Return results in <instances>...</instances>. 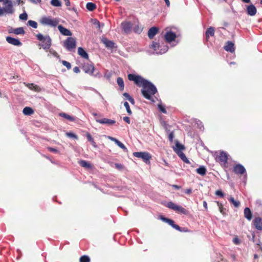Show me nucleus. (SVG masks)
<instances>
[{
    "label": "nucleus",
    "instance_id": "50",
    "mask_svg": "<svg viewBox=\"0 0 262 262\" xmlns=\"http://www.w3.org/2000/svg\"><path fill=\"white\" fill-rule=\"evenodd\" d=\"M233 242L236 245L241 244V241L236 236L233 239Z\"/></svg>",
    "mask_w": 262,
    "mask_h": 262
},
{
    "label": "nucleus",
    "instance_id": "61",
    "mask_svg": "<svg viewBox=\"0 0 262 262\" xmlns=\"http://www.w3.org/2000/svg\"><path fill=\"white\" fill-rule=\"evenodd\" d=\"M172 188L176 189H180L181 188V186L177 185H172Z\"/></svg>",
    "mask_w": 262,
    "mask_h": 262
},
{
    "label": "nucleus",
    "instance_id": "56",
    "mask_svg": "<svg viewBox=\"0 0 262 262\" xmlns=\"http://www.w3.org/2000/svg\"><path fill=\"white\" fill-rule=\"evenodd\" d=\"M115 167L118 169H121L123 168V165L119 163H115Z\"/></svg>",
    "mask_w": 262,
    "mask_h": 262
},
{
    "label": "nucleus",
    "instance_id": "35",
    "mask_svg": "<svg viewBox=\"0 0 262 262\" xmlns=\"http://www.w3.org/2000/svg\"><path fill=\"white\" fill-rule=\"evenodd\" d=\"M79 163L82 167H86V168H91V165L86 161L81 160V161H80Z\"/></svg>",
    "mask_w": 262,
    "mask_h": 262
},
{
    "label": "nucleus",
    "instance_id": "54",
    "mask_svg": "<svg viewBox=\"0 0 262 262\" xmlns=\"http://www.w3.org/2000/svg\"><path fill=\"white\" fill-rule=\"evenodd\" d=\"M173 137H174L173 133V132L170 133L168 135V139L170 142L172 141Z\"/></svg>",
    "mask_w": 262,
    "mask_h": 262
},
{
    "label": "nucleus",
    "instance_id": "43",
    "mask_svg": "<svg viewBox=\"0 0 262 262\" xmlns=\"http://www.w3.org/2000/svg\"><path fill=\"white\" fill-rule=\"evenodd\" d=\"M66 136L69 138H74L75 139H78V136L76 134H75L72 132L66 133Z\"/></svg>",
    "mask_w": 262,
    "mask_h": 262
},
{
    "label": "nucleus",
    "instance_id": "58",
    "mask_svg": "<svg viewBox=\"0 0 262 262\" xmlns=\"http://www.w3.org/2000/svg\"><path fill=\"white\" fill-rule=\"evenodd\" d=\"M160 219L163 221V222L167 223L169 220V219L166 218L163 216L161 215Z\"/></svg>",
    "mask_w": 262,
    "mask_h": 262
},
{
    "label": "nucleus",
    "instance_id": "18",
    "mask_svg": "<svg viewBox=\"0 0 262 262\" xmlns=\"http://www.w3.org/2000/svg\"><path fill=\"white\" fill-rule=\"evenodd\" d=\"M226 51L233 53L235 51L234 44L231 41H228L224 47Z\"/></svg>",
    "mask_w": 262,
    "mask_h": 262
},
{
    "label": "nucleus",
    "instance_id": "57",
    "mask_svg": "<svg viewBox=\"0 0 262 262\" xmlns=\"http://www.w3.org/2000/svg\"><path fill=\"white\" fill-rule=\"evenodd\" d=\"M123 120L128 124L130 123V118L128 117H124L123 118Z\"/></svg>",
    "mask_w": 262,
    "mask_h": 262
},
{
    "label": "nucleus",
    "instance_id": "63",
    "mask_svg": "<svg viewBox=\"0 0 262 262\" xmlns=\"http://www.w3.org/2000/svg\"><path fill=\"white\" fill-rule=\"evenodd\" d=\"M128 101L130 102V103L132 104H135V100L134 99V98L133 97H131L129 100Z\"/></svg>",
    "mask_w": 262,
    "mask_h": 262
},
{
    "label": "nucleus",
    "instance_id": "4",
    "mask_svg": "<svg viewBox=\"0 0 262 262\" xmlns=\"http://www.w3.org/2000/svg\"><path fill=\"white\" fill-rule=\"evenodd\" d=\"M82 70L90 75H93L95 77H100L101 75L99 72L95 73V67L93 64L84 63L82 67Z\"/></svg>",
    "mask_w": 262,
    "mask_h": 262
},
{
    "label": "nucleus",
    "instance_id": "41",
    "mask_svg": "<svg viewBox=\"0 0 262 262\" xmlns=\"http://www.w3.org/2000/svg\"><path fill=\"white\" fill-rule=\"evenodd\" d=\"M124 105L126 110L127 113L128 114V115H130L132 114V112L130 108L129 105L127 101H125L124 103Z\"/></svg>",
    "mask_w": 262,
    "mask_h": 262
},
{
    "label": "nucleus",
    "instance_id": "46",
    "mask_svg": "<svg viewBox=\"0 0 262 262\" xmlns=\"http://www.w3.org/2000/svg\"><path fill=\"white\" fill-rule=\"evenodd\" d=\"M62 63L63 66H64L68 69H70L71 68V64L70 62L66 61L63 60L62 61Z\"/></svg>",
    "mask_w": 262,
    "mask_h": 262
},
{
    "label": "nucleus",
    "instance_id": "12",
    "mask_svg": "<svg viewBox=\"0 0 262 262\" xmlns=\"http://www.w3.org/2000/svg\"><path fill=\"white\" fill-rule=\"evenodd\" d=\"M164 37L166 41L170 43L175 40L177 35L174 32L169 31L166 33Z\"/></svg>",
    "mask_w": 262,
    "mask_h": 262
},
{
    "label": "nucleus",
    "instance_id": "39",
    "mask_svg": "<svg viewBox=\"0 0 262 262\" xmlns=\"http://www.w3.org/2000/svg\"><path fill=\"white\" fill-rule=\"evenodd\" d=\"M27 24L29 26H31V27L33 28L34 29H36L37 28V23L34 20H29L28 21Z\"/></svg>",
    "mask_w": 262,
    "mask_h": 262
},
{
    "label": "nucleus",
    "instance_id": "38",
    "mask_svg": "<svg viewBox=\"0 0 262 262\" xmlns=\"http://www.w3.org/2000/svg\"><path fill=\"white\" fill-rule=\"evenodd\" d=\"M51 4L55 7H60L61 6V3L59 0H51Z\"/></svg>",
    "mask_w": 262,
    "mask_h": 262
},
{
    "label": "nucleus",
    "instance_id": "13",
    "mask_svg": "<svg viewBox=\"0 0 262 262\" xmlns=\"http://www.w3.org/2000/svg\"><path fill=\"white\" fill-rule=\"evenodd\" d=\"M6 40L9 43L14 46H21L22 45L21 42L18 39L11 36H7L6 37Z\"/></svg>",
    "mask_w": 262,
    "mask_h": 262
},
{
    "label": "nucleus",
    "instance_id": "47",
    "mask_svg": "<svg viewBox=\"0 0 262 262\" xmlns=\"http://www.w3.org/2000/svg\"><path fill=\"white\" fill-rule=\"evenodd\" d=\"M158 107L160 112L164 114L167 113L166 109L162 104H158Z\"/></svg>",
    "mask_w": 262,
    "mask_h": 262
},
{
    "label": "nucleus",
    "instance_id": "32",
    "mask_svg": "<svg viewBox=\"0 0 262 262\" xmlns=\"http://www.w3.org/2000/svg\"><path fill=\"white\" fill-rule=\"evenodd\" d=\"M185 149V147L184 145L180 143L178 141H177L176 143V147L174 148V150L177 152V151H182V150Z\"/></svg>",
    "mask_w": 262,
    "mask_h": 262
},
{
    "label": "nucleus",
    "instance_id": "16",
    "mask_svg": "<svg viewBox=\"0 0 262 262\" xmlns=\"http://www.w3.org/2000/svg\"><path fill=\"white\" fill-rule=\"evenodd\" d=\"M253 222L254 225L257 230H262V219L261 217H255Z\"/></svg>",
    "mask_w": 262,
    "mask_h": 262
},
{
    "label": "nucleus",
    "instance_id": "30",
    "mask_svg": "<svg viewBox=\"0 0 262 262\" xmlns=\"http://www.w3.org/2000/svg\"><path fill=\"white\" fill-rule=\"evenodd\" d=\"M86 8L88 10L92 11L96 8V5L93 3L89 2L86 4Z\"/></svg>",
    "mask_w": 262,
    "mask_h": 262
},
{
    "label": "nucleus",
    "instance_id": "9",
    "mask_svg": "<svg viewBox=\"0 0 262 262\" xmlns=\"http://www.w3.org/2000/svg\"><path fill=\"white\" fill-rule=\"evenodd\" d=\"M59 23L58 19H52L50 17H44L42 18L41 23L43 25H48L51 27H56Z\"/></svg>",
    "mask_w": 262,
    "mask_h": 262
},
{
    "label": "nucleus",
    "instance_id": "19",
    "mask_svg": "<svg viewBox=\"0 0 262 262\" xmlns=\"http://www.w3.org/2000/svg\"><path fill=\"white\" fill-rule=\"evenodd\" d=\"M58 29L59 32L63 35L71 36L72 35L71 32L68 29L63 27L62 25H59Z\"/></svg>",
    "mask_w": 262,
    "mask_h": 262
},
{
    "label": "nucleus",
    "instance_id": "15",
    "mask_svg": "<svg viewBox=\"0 0 262 262\" xmlns=\"http://www.w3.org/2000/svg\"><path fill=\"white\" fill-rule=\"evenodd\" d=\"M121 26L123 30L127 33L131 31L132 24L130 21H124L122 23Z\"/></svg>",
    "mask_w": 262,
    "mask_h": 262
},
{
    "label": "nucleus",
    "instance_id": "62",
    "mask_svg": "<svg viewBox=\"0 0 262 262\" xmlns=\"http://www.w3.org/2000/svg\"><path fill=\"white\" fill-rule=\"evenodd\" d=\"M185 192L189 194L192 192V189L191 188L187 189L185 190Z\"/></svg>",
    "mask_w": 262,
    "mask_h": 262
},
{
    "label": "nucleus",
    "instance_id": "24",
    "mask_svg": "<svg viewBox=\"0 0 262 262\" xmlns=\"http://www.w3.org/2000/svg\"><path fill=\"white\" fill-rule=\"evenodd\" d=\"M177 154L180 157V158L182 159L183 161H184L186 163H190V161L186 157L185 154L182 151H177Z\"/></svg>",
    "mask_w": 262,
    "mask_h": 262
},
{
    "label": "nucleus",
    "instance_id": "21",
    "mask_svg": "<svg viewBox=\"0 0 262 262\" xmlns=\"http://www.w3.org/2000/svg\"><path fill=\"white\" fill-rule=\"evenodd\" d=\"M103 42L107 48L113 49L116 48L115 46V43L113 41L110 40L105 38L103 40Z\"/></svg>",
    "mask_w": 262,
    "mask_h": 262
},
{
    "label": "nucleus",
    "instance_id": "42",
    "mask_svg": "<svg viewBox=\"0 0 262 262\" xmlns=\"http://www.w3.org/2000/svg\"><path fill=\"white\" fill-rule=\"evenodd\" d=\"M216 203L219 208L220 211L221 212V213L224 214L225 213V209L224 208L223 204L219 202H216Z\"/></svg>",
    "mask_w": 262,
    "mask_h": 262
},
{
    "label": "nucleus",
    "instance_id": "17",
    "mask_svg": "<svg viewBox=\"0 0 262 262\" xmlns=\"http://www.w3.org/2000/svg\"><path fill=\"white\" fill-rule=\"evenodd\" d=\"M246 11L249 15L254 16L256 14L257 10L255 6L251 4L247 6Z\"/></svg>",
    "mask_w": 262,
    "mask_h": 262
},
{
    "label": "nucleus",
    "instance_id": "8",
    "mask_svg": "<svg viewBox=\"0 0 262 262\" xmlns=\"http://www.w3.org/2000/svg\"><path fill=\"white\" fill-rule=\"evenodd\" d=\"M166 207L184 214H186L187 212V211L184 208L181 206L177 205L172 202H167Z\"/></svg>",
    "mask_w": 262,
    "mask_h": 262
},
{
    "label": "nucleus",
    "instance_id": "48",
    "mask_svg": "<svg viewBox=\"0 0 262 262\" xmlns=\"http://www.w3.org/2000/svg\"><path fill=\"white\" fill-rule=\"evenodd\" d=\"M215 195L220 196V198H223L225 195L224 193L221 190H217L215 192Z\"/></svg>",
    "mask_w": 262,
    "mask_h": 262
},
{
    "label": "nucleus",
    "instance_id": "2",
    "mask_svg": "<svg viewBox=\"0 0 262 262\" xmlns=\"http://www.w3.org/2000/svg\"><path fill=\"white\" fill-rule=\"evenodd\" d=\"M36 37L37 39L40 41L39 46H41L43 49L47 50L50 48L52 40L49 35L43 36L41 33H38L36 35Z\"/></svg>",
    "mask_w": 262,
    "mask_h": 262
},
{
    "label": "nucleus",
    "instance_id": "10",
    "mask_svg": "<svg viewBox=\"0 0 262 262\" xmlns=\"http://www.w3.org/2000/svg\"><path fill=\"white\" fill-rule=\"evenodd\" d=\"M233 171L237 174H246L245 176H246V170L245 168L243 165L241 164H237L234 165L233 169Z\"/></svg>",
    "mask_w": 262,
    "mask_h": 262
},
{
    "label": "nucleus",
    "instance_id": "40",
    "mask_svg": "<svg viewBox=\"0 0 262 262\" xmlns=\"http://www.w3.org/2000/svg\"><path fill=\"white\" fill-rule=\"evenodd\" d=\"M79 261L80 262H90V258L87 255H83L80 257Z\"/></svg>",
    "mask_w": 262,
    "mask_h": 262
},
{
    "label": "nucleus",
    "instance_id": "55",
    "mask_svg": "<svg viewBox=\"0 0 262 262\" xmlns=\"http://www.w3.org/2000/svg\"><path fill=\"white\" fill-rule=\"evenodd\" d=\"M172 227L174 229H176L177 230H178L180 231H183L182 230H181V228L179 226H178V225H176L175 224H174V225H173V226Z\"/></svg>",
    "mask_w": 262,
    "mask_h": 262
},
{
    "label": "nucleus",
    "instance_id": "53",
    "mask_svg": "<svg viewBox=\"0 0 262 262\" xmlns=\"http://www.w3.org/2000/svg\"><path fill=\"white\" fill-rule=\"evenodd\" d=\"M123 96L125 97L126 99L128 100L131 97H132L128 93H124Z\"/></svg>",
    "mask_w": 262,
    "mask_h": 262
},
{
    "label": "nucleus",
    "instance_id": "31",
    "mask_svg": "<svg viewBox=\"0 0 262 262\" xmlns=\"http://www.w3.org/2000/svg\"><path fill=\"white\" fill-rule=\"evenodd\" d=\"M13 33L16 35L23 34L24 35L25 33L24 29L23 27H19L13 30Z\"/></svg>",
    "mask_w": 262,
    "mask_h": 262
},
{
    "label": "nucleus",
    "instance_id": "11",
    "mask_svg": "<svg viewBox=\"0 0 262 262\" xmlns=\"http://www.w3.org/2000/svg\"><path fill=\"white\" fill-rule=\"evenodd\" d=\"M95 120L97 122L99 123L100 124H107L108 125H113L115 123L116 121L114 120L110 119L108 118H102V119H99L97 118H95Z\"/></svg>",
    "mask_w": 262,
    "mask_h": 262
},
{
    "label": "nucleus",
    "instance_id": "45",
    "mask_svg": "<svg viewBox=\"0 0 262 262\" xmlns=\"http://www.w3.org/2000/svg\"><path fill=\"white\" fill-rule=\"evenodd\" d=\"M196 124H197L198 127L201 129V130H204V125L203 124V123L200 121L198 120L196 121Z\"/></svg>",
    "mask_w": 262,
    "mask_h": 262
},
{
    "label": "nucleus",
    "instance_id": "23",
    "mask_svg": "<svg viewBox=\"0 0 262 262\" xmlns=\"http://www.w3.org/2000/svg\"><path fill=\"white\" fill-rule=\"evenodd\" d=\"M214 35V29L212 27H210L206 31L205 35L206 39L208 40L209 36H213Z\"/></svg>",
    "mask_w": 262,
    "mask_h": 262
},
{
    "label": "nucleus",
    "instance_id": "25",
    "mask_svg": "<svg viewBox=\"0 0 262 262\" xmlns=\"http://www.w3.org/2000/svg\"><path fill=\"white\" fill-rule=\"evenodd\" d=\"M244 216L248 220H251L252 217V213L250 209L246 207L244 209Z\"/></svg>",
    "mask_w": 262,
    "mask_h": 262
},
{
    "label": "nucleus",
    "instance_id": "64",
    "mask_svg": "<svg viewBox=\"0 0 262 262\" xmlns=\"http://www.w3.org/2000/svg\"><path fill=\"white\" fill-rule=\"evenodd\" d=\"M91 143L94 147H95V148L97 147V145L94 140H93V141L91 142Z\"/></svg>",
    "mask_w": 262,
    "mask_h": 262
},
{
    "label": "nucleus",
    "instance_id": "3",
    "mask_svg": "<svg viewBox=\"0 0 262 262\" xmlns=\"http://www.w3.org/2000/svg\"><path fill=\"white\" fill-rule=\"evenodd\" d=\"M0 2H4L5 5L7 4L6 8L0 7V16H3L5 13L12 14L14 12L12 3L10 0H0Z\"/></svg>",
    "mask_w": 262,
    "mask_h": 262
},
{
    "label": "nucleus",
    "instance_id": "22",
    "mask_svg": "<svg viewBox=\"0 0 262 262\" xmlns=\"http://www.w3.org/2000/svg\"><path fill=\"white\" fill-rule=\"evenodd\" d=\"M78 53L81 57L85 59L89 58L88 54L82 47H79L78 48Z\"/></svg>",
    "mask_w": 262,
    "mask_h": 262
},
{
    "label": "nucleus",
    "instance_id": "33",
    "mask_svg": "<svg viewBox=\"0 0 262 262\" xmlns=\"http://www.w3.org/2000/svg\"><path fill=\"white\" fill-rule=\"evenodd\" d=\"M228 201L232 204H233L234 207H238L240 205V202L238 201H236L233 197H230L228 199Z\"/></svg>",
    "mask_w": 262,
    "mask_h": 262
},
{
    "label": "nucleus",
    "instance_id": "60",
    "mask_svg": "<svg viewBox=\"0 0 262 262\" xmlns=\"http://www.w3.org/2000/svg\"><path fill=\"white\" fill-rule=\"evenodd\" d=\"M167 223H168L169 225H170L171 227H172L174 224V222L173 220L169 219Z\"/></svg>",
    "mask_w": 262,
    "mask_h": 262
},
{
    "label": "nucleus",
    "instance_id": "14",
    "mask_svg": "<svg viewBox=\"0 0 262 262\" xmlns=\"http://www.w3.org/2000/svg\"><path fill=\"white\" fill-rule=\"evenodd\" d=\"M217 160L219 162H222L223 164L226 163L228 160L227 154L225 151H221L218 156Z\"/></svg>",
    "mask_w": 262,
    "mask_h": 262
},
{
    "label": "nucleus",
    "instance_id": "34",
    "mask_svg": "<svg viewBox=\"0 0 262 262\" xmlns=\"http://www.w3.org/2000/svg\"><path fill=\"white\" fill-rule=\"evenodd\" d=\"M60 116L71 121H74L75 120V118L73 117L64 113H60Z\"/></svg>",
    "mask_w": 262,
    "mask_h": 262
},
{
    "label": "nucleus",
    "instance_id": "27",
    "mask_svg": "<svg viewBox=\"0 0 262 262\" xmlns=\"http://www.w3.org/2000/svg\"><path fill=\"white\" fill-rule=\"evenodd\" d=\"M23 113L25 115H31L34 113V110L30 107L26 106L23 111Z\"/></svg>",
    "mask_w": 262,
    "mask_h": 262
},
{
    "label": "nucleus",
    "instance_id": "5",
    "mask_svg": "<svg viewBox=\"0 0 262 262\" xmlns=\"http://www.w3.org/2000/svg\"><path fill=\"white\" fill-rule=\"evenodd\" d=\"M156 54H162L166 53L168 50V47L164 44L160 45L159 43L153 42L151 47Z\"/></svg>",
    "mask_w": 262,
    "mask_h": 262
},
{
    "label": "nucleus",
    "instance_id": "6",
    "mask_svg": "<svg viewBox=\"0 0 262 262\" xmlns=\"http://www.w3.org/2000/svg\"><path fill=\"white\" fill-rule=\"evenodd\" d=\"M63 46L68 51H71L76 48V40L73 37H69L64 41Z\"/></svg>",
    "mask_w": 262,
    "mask_h": 262
},
{
    "label": "nucleus",
    "instance_id": "36",
    "mask_svg": "<svg viewBox=\"0 0 262 262\" xmlns=\"http://www.w3.org/2000/svg\"><path fill=\"white\" fill-rule=\"evenodd\" d=\"M143 29L139 26L137 24L133 28V31L135 33L140 34L142 31Z\"/></svg>",
    "mask_w": 262,
    "mask_h": 262
},
{
    "label": "nucleus",
    "instance_id": "29",
    "mask_svg": "<svg viewBox=\"0 0 262 262\" xmlns=\"http://www.w3.org/2000/svg\"><path fill=\"white\" fill-rule=\"evenodd\" d=\"M117 83L119 86L121 91H123L124 88V83L123 79L121 77H118L117 79Z\"/></svg>",
    "mask_w": 262,
    "mask_h": 262
},
{
    "label": "nucleus",
    "instance_id": "20",
    "mask_svg": "<svg viewBox=\"0 0 262 262\" xmlns=\"http://www.w3.org/2000/svg\"><path fill=\"white\" fill-rule=\"evenodd\" d=\"M159 29L156 27L150 28L148 31V36L150 39H152L158 33Z\"/></svg>",
    "mask_w": 262,
    "mask_h": 262
},
{
    "label": "nucleus",
    "instance_id": "52",
    "mask_svg": "<svg viewBox=\"0 0 262 262\" xmlns=\"http://www.w3.org/2000/svg\"><path fill=\"white\" fill-rule=\"evenodd\" d=\"M119 147H120L121 149H122L124 151H127V149L126 147V146L120 141V142L117 145Z\"/></svg>",
    "mask_w": 262,
    "mask_h": 262
},
{
    "label": "nucleus",
    "instance_id": "1",
    "mask_svg": "<svg viewBox=\"0 0 262 262\" xmlns=\"http://www.w3.org/2000/svg\"><path fill=\"white\" fill-rule=\"evenodd\" d=\"M127 77L129 80L134 81L137 86H142L141 94L145 98L154 102L152 96L157 93V89L152 83L134 74H129Z\"/></svg>",
    "mask_w": 262,
    "mask_h": 262
},
{
    "label": "nucleus",
    "instance_id": "51",
    "mask_svg": "<svg viewBox=\"0 0 262 262\" xmlns=\"http://www.w3.org/2000/svg\"><path fill=\"white\" fill-rule=\"evenodd\" d=\"M86 137L88 140L90 142H91L93 141V140H94L93 138L92 137V136L91 135V134L89 133H87L86 134Z\"/></svg>",
    "mask_w": 262,
    "mask_h": 262
},
{
    "label": "nucleus",
    "instance_id": "59",
    "mask_svg": "<svg viewBox=\"0 0 262 262\" xmlns=\"http://www.w3.org/2000/svg\"><path fill=\"white\" fill-rule=\"evenodd\" d=\"M73 71L75 73H79L80 72V69L78 67H75L73 68Z\"/></svg>",
    "mask_w": 262,
    "mask_h": 262
},
{
    "label": "nucleus",
    "instance_id": "7",
    "mask_svg": "<svg viewBox=\"0 0 262 262\" xmlns=\"http://www.w3.org/2000/svg\"><path fill=\"white\" fill-rule=\"evenodd\" d=\"M133 155L138 158L142 159L143 161L146 164L150 163L151 156L147 152H134Z\"/></svg>",
    "mask_w": 262,
    "mask_h": 262
},
{
    "label": "nucleus",
    "instance_id": "49",
    "mask_svg": "<svg viewBox=\"0 0 262 262\" xmlns=\"http://www.w3.org/2000/svg\"><path fill=\"white\" fill-rule=\"evenodd\" d=\"M47 149L50 152H54V153H58L59 152V151L57 149L53 148V147H47Z\"/></svg>",
    "mask_w": 262,
    "mask_h": 262
},
{
    "label": "nucleus",
    "instance_id": "37",
    "mask_svg": "<svg viewBox=\"0 0 262 262\" xmlns=\"http://www.w3.org/2000/svg\"><path fill=\"white\" fill-rule=\"evenodd\" d=\"M92 23L94 25L96 26V27L98 29H100L101 27L104 26V24H100V22L97 19H92Z\"/></svg>",
    "mask_w": 262,
    "mask_h": 262
},
{
    "label": "nucleus",
    "instance_id": "26",
    "mask_svg": "<svg viewBox=\"0 0 262 262\" xmlns=\"http://www.w3.org/2000/svg\"><path fill=\"white\" fill-rule=\"evenodd\" d=\"M196 171L198 173L204 176L206 174L207 170L205 166H201L196 169Z\"/></svg>",
    "mask_w": 262,
    "mask_h": 262
},
{
    "label": "nucleus",
    "instance_id": "44",
    "mask_svg": "<svg viewBox=\"0 0 262 262\" xmlns=\"http://www.w3.org/2000/svg\"><path fill=\"white\" fill-rule=\"evenodd\" d=\"M19 18L21 20H26L28 19V15L26 12L19 15Z\"/></svg>",
    "mask_w": 262,
    "mask_h": 262
},
{
    "label": "nucleus",
    "instance_id": "28",
    "mask_svg": "<svg viewBox=\"0 0 262 262\" xmlns=\"http://www.w3.org/2000/svg\"><path fill=\"white\" fill-rule=\"evenodd\" d=\"M26 85L30 90H33L36 92H39L40 90V88L33 83H28L26 84Z\"/></svg>",
    "mask_w": 262,
    "mask_h": 262
}]
</instances>
